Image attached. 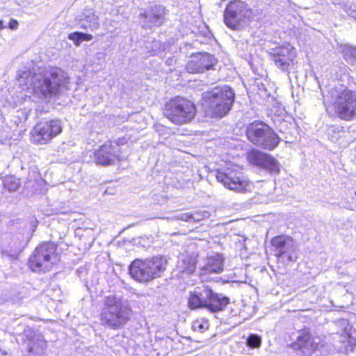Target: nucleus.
I'll list each match as a JSON object with an SVG mask.
<instances>
[{
    "label": "nucleus",
    "instance_id": "1",
    "mask_svg": "<svg viewBox=\"0 0 356 356\" xmlns=\"http://www.w3.org/2000/svg\"><path fill=\"white\" fill-rule=\"evenodd\" d=\"M131 314V308L124 305L121 298L110 294L102 300V308L99 318L102 326L118 330L127 323Z\"/></svg>",
    "mask_w": 356,
    "mask_h": 356
},
{
    "label": "nucleus",
    "instance_id": "2",
    "mask_svg": "<svg viewBox=\"0 0 356 356\" xmlns=\"http://www.w3.org/2000/svg\"><path fill=\"white\" fill-rule=\"evenodd\" d=\"M60 262L58 244L42 241L34 248L27 260V266L33 273L41 274L55 269Z\"/></svg>",
    "mask_w": 356,
    "mask_h": 356
},
{
    "label": "nucleus",
    "instance_id": "3",
    "mask_svg": "<svg viewBox=\"0 0 356 356\" xmlns=\"http://www.w3.org/2000/svg\"><path fill=\"white\" fill-rule=\"evenodd\" d=\"M229 303L228 297L215 293L209 285L202 282L190 291L188 299L191 309L205 308L213 313L222 311Z\"/></svg>",
    "mask_w": 356,
    "mask_h": 356
},
{
    "label": "nucleus",
    "instance_id": "4",
    "mask_svg": "<svg viewBox=\"0 0 356 356\" xmlns=\"http://www.w3.org/2000/svg\"><path fill=\"white\" fill-rule=\"evenodd\" d=\"M207 111L211 116L222 118L232 109L235 99L234 90L229 86H216L203 93Z\"/></svg>",
    "mask_w": 356,
    "mask_h": 356
},
{
    "label": "nucleus",
    "instance_id": "5",
    "mask_svg": "<svg viewBox=\"0 0 356 356\" xmlns=\"http://www.w3.org/2000/svg\"><path fill=\"white\" fill-rule=\"evenodd\" d=\"M328 97L338 117L350 121L356 117V92L343 85L332 88Z\"/></svg>",
    "mask_w": 356,
    "mask_h": 356
},
{
    "label": "nucleus",
    "instance_id": "6",
    "mask_svg": "<svg viewBox=\"0 0 356 356\" xmlns=\"http://www.w3.org/2000/svg\"><path fill=\"white\" fill-rule=\"evenodd\" d=\"M245 135L254 145L268 151L275 149L282 140L268 124L259 120H255L246 127Z\"/></svg>",
    "mask_w": 356,
    "mask_h": 356
},
{
    "label": "nucleus",
    "instance_id": "7",
    "mask_svg": "<svg viewBox=\"0 0 356 356\" xmlns=\"http://www.w3.org/2000/svg\"><path fill=\"white\" fill-rule=\"evenodd\" d=\"M128 146L124 137L115 142L106 140L93 152L95 162L102 166H110L125 160L128 156Z\"/></svg>",
    "mask_w": 356,
    "mask_h": 356
},
{
    "label": "nucleus",
    "instance_id": "8",
    "mask_svg": "<svg viewBox=\"0 0 356 356\" xmlns=\"http://www.w3.org/2000/svg\"><path fill=\"white\" fill-rule=\"evenodd\" d=\"M163 113L173 123L182 124L194 118L196 107L191 101L178 96L165 104Z\"/></svg>",
    "mask_w": 356,
    "mask_h": 356
},
{
    "label": "nucleus",
    "instance_id": "9",
    "mask_svg": "<svg viewBox=\"0 0 356 356\" xmlns=\"http://www.w3.org/2000/svg\"><path fill=\"white\" fill-rule=\"evenodd\" d=\"M63 131L61 121L57 118H44L39 120L30 131V140L36 145L50 143Z\"/></svg>",
    "mask_w": 356,
    "mask_h": 356
},
{
    "label": "nucleus",
    "instance_id": "10",
    "mask_svg": "<svg viewBox=\"0 0 356 356\" xmlns=\"http://www.w3.org/2000/svg\"><path fill=\"white\" fill-rule=\"evenodd\" d=\"M251 10L243 1H233L227 5L223 15L225 25L236 31L243 29L248 23Z\"/></svg>",
    "mask_w": 356,
    "mask_h": 356
},
{
    "label": "nucleus",
    "instance_id": "11",
    "mask_svg": "<svg viewBox=\"0 0 356 356\" xmlns=\"http://www.w3.org/2000/svg\"><path fill=\"white\" fill-rule=\"evenodd\" d=\"M216 177L225 188L237 193H245L250 191L252 188V184L245 177L243 172L236 170L218 171Z\"/></svg>",
    "mask_w": 356,
    "mask_h": 356
},
{
    "label": "nucleus",
    "instance_id": "12",
    "mask_svg": "<svg viewBox=\"0 0 356 356\" xmlns=\"http://www.w3.org/2000/svg\"><path fill=\"white\" fill-rule=\"evenodd\" d=\"M270 243L277 259L286 262L296 261V246L291 237L285 235L276 236L271 239Z\"/></svg>",
    "mask_w": 356,
    "mask_h": 356
},
{
    "label": "nucleus",
    "instance_id": "13",
    "mask_svg": "<svg viewBox=\"0 0 356 356\" xmlns=\"http://www.w3.org/2000/svg\"><path fill=\"white\" fill-rule=\"evenodd\" d=\"M271 60L283 72H289L296 57V49L289 44L273 48L269 51Z\"/></svg>",
    "mask_w": 356,
    "mask_h": 356
},
{
    "label": "nucleus",
    "instance_id": "14",
    "mask_svg": "<svg viewBox=\"0 0 356 356\" xmlns=\"http://www.w3.org/2000/svg\"><path fill=\"white\" fill-rule=\"evenodd\" d=\"M129 273L139 282H149L154 278V261L152 259H134L129 266Z\"/></svg>",
    "mask_w": 356,
    "mask_h": 356
},
{
    "label": "nucleus",
    "instance_id": "15",
    "mask_svg": "<svg viewBox=\"0 0 356 356\" xmlns=\"http://www.w3.org/2000/svg\"><path fill=\"white\" fill-rule=\"evenodd\" d=\"M218 58L209 53H199L191 56L186 65L188 73H203L207 70H216Z\"/></svg>",
    "mask_w": 356,
    "mask_h": 356
},
{
    "label": "nucleus",
    "instance_id": "16",
    "mask_svg": "<svg viewBox=\"0 0 356 356\" xmlns=\"http://www.w3.org/2000/svg\"><path fill=\"white\" fill-rule=\"evenodd\" d=\"M321 341L320 337L312 335L308 331H303L299 333L290 347L302 355L311 356L319 348Z\"/></svg>",
    "mask_w": 356,
    "mask_h": 356
},
{
    "label": "nucleus",
    "instance_id": "17",
    "mask_svg": "<svg viewBox=\"0 0 356 356\" xmlns=\"http://www.w3.org/2000/svg\"><path fill=\"white\" fill-rule=\"evenodd\" d=\"M196 264L197 254L195 252H185L179 256L177 267L179 272L191 275L195 272Z\"/></svg>",
    "mask_w": 356,
    "mask_h": 356
},
{
    "label": "nucleus",
    "instance_id": "18",
    "mask_svg": "<svg viewBox=\"0 0 356 356\" xmlns=\"http://www.w3.org/2000/svg\"><path fill=\"white\" fill-rule=\"evenodd\" d=\"M276 129L283 135L284 140L290 143L296 138V123L294 120L289 121L277 118L274 120Z\"/></svg>",
    "mask_w": 356,
    "mask_h": 356
},
{
    "label": "nucleus",
    "instance_id": "19",
    "mask_svg": "<svg viewBox=\"0 0 356 356\" xmlns=\"http://www.w3.org/2000/svg\"><path fill=\"white\" fill-rule=\"evenodd\" d=\"M42 86V92L44 95L57 94L61 86V81L58 78V74L56 71L50 73L49 78H45Z\"/></svg>",
    "mask_w": 356,
    "mask_h": 356
},
{
    "label": "nucleus",
    "instance_id": "20",
    "mask_svg": "<svg viewBox=\"0 0 356 356\" xmlns=\"http://www.w3.org/2000/svg\"><path fill=\"white\" fill-rule=\"evenodd\" d=\"M224 269V258L220 254L209 257L201 270L206 273H220Z\"/></svg>",
    "mask_w": 356,
    "mask_h": 356
},
{
    "label": "nucleus",
    "instance_id": "21",
    "mask_svg": "<svg viewBox=\"0 0 356 356\" xmlns=\"http://www.w3.org/2000/svg\"><path fill=\"white\" fill-rule=\"evenodd\" d=\"M267 154L259 149H252L248 153L247 159L250 164L260 168L261 164H264Z\"/></svg>",
    "mask_w": 356,
    "mask_h": 356
},
{
    "label": "nucleus",
    "instance_id": "22",
    "mask_svg": "<svg viewBox=\"0 0 356 356\" xmlns=\"http://www.w3.org/2000/svg\"><path fill=\"white\" fill-rule=\"evenodd\" d=\"M260 168L268 170L270 173H279L280 170V163L272 155L268 154L264 164H261Z\"/></svg>",
    "mask_w": 356,
    "mask_h": 356
},
{
    "label": "nucleus",
    "instance_id": "23",
    "mask_svg": "<svg viewBox=\"0 0 356 356\" xmlns=\"http://www.w3.org/2000/svg\"><path fill=\"white\" fill-rule=\"evenodd\" d=\"M260 168L268 170L270 173H279L280 170V163L272 155L268 154L264 164H261Z\"/></svg>",
    "mask_w": 356,
    "mask_h": 356
},
{
    "label": "nucleus",
    "instance_id": "24",
    "mask_svg": "<svg viewBox=\"0 0 356 356\" xmlns=\"http://www.w3.org/2000/svg\"><path fill=\"white\" fill-rule=\"evenodd\" d=\"M68 38L73 41L75 46L79 47L83 41H90L92 39L91 34L75 31L68 35Z\"/></svg>",
    "mask_w": 356,
    "mask_h": 356
},
{
    "label": "nucleus",
    "instance_id": "25",
    "mask_svg": "<svg viewBox=\"0 0 356 356\" xmlns=\"http://www.w3.org/2000/svg\"><path fill=\"white\" fill-rule=\"evenodd\" d=\"M3 185L9 191H15L19 188L20 183L15 176L6 175L3 179Z\"/></svg>",
    "mask_w": 356,
    "mask_h": 356
},
{
    "label": "nucleus",
    "instance_id": "26",
    "mask_svg": "<svg viewBox=\"0 0 356 356\" xmlns=\"http://www.w3.org/2000/svg\"><path fill=\"white\" fill-rule=\"evenodd\" d=\"M157 26L163 24H168L170 21L168 19V10L162 6H157Z\"/></svg>",
    "mask_w": 356,
    "mask_h": 356
},
{
    "label": "nucleus",
    "instance_id": "27",
    "mask_svg": "<svg viewBox=\"0 0 356 356\" xmlns=\"http://www.w3.org/2000/svg\"><path fill=\"white\" fill-rule=\"evenodd\" d=\"M209 322L204 319H197L193 322L192 328L194 331L203 332L209 328Z\"/></svg>",
    "mask_w": 356,
    "mask_h": 356
},
{
    "label": "nucleus",
    "instance_id": "28",
    "mask_svg": "<svg viewBox=\"0 0 356 356\" xmlns=\"http://www.w3.org/2000/svg\"><path fill=\"white\" fill-rule=\"evenodd\" d=\"M191 214V222H198L210 217V213L207 211H195Z\"/></svg>",
    "mask_w": 356,
    "mask_h": 356
},
{
    "label": "nucleus",
    "instance_id": "29",
    "mask_svg": "<svg viewBox=\"0 0 356 356\" xmlns=\"http://www.w3.org/2000/svg\"><path fill=\"white\" fill-rule=\"evenodd\" d=\"M261 337L257 334H251L247 339V345L251 348H258L261 344Z\"/></svg>",
    "mask_w": 356,
    "mask_h": 356
},
{
    "label": "nucleus",
    "instance_id": "30",
    "mask_svg": "<svg viewBox=\"0 0 356 356\" xmlns=\"http://www.w3.org/2000/svg\"><path fill=\"white\" fill-rule=\"evenodd\" d=\"M167 266L168 259L166 257H157V277L161 276L159 274L165 270Z\"/></svg>",
    "mask_w": 356,
    "mask_h": 356
},
{
    "label": "nucleus",
    "instance_id": "31",
    "mask_svg": "<svg viewBox=\"0 0 356 356\" xmlns=\"http://www.w3.org/2000/svg\"><path fill=\"white\" fill-rule=\"evenodd\" d=\"M335 324L337 326H338L342 329V331L340 333L341 334H348V329L349 327V323H348V320L344 319V318L339 319L338 321H337L335 322Z\"/></svg>",
    "mask_w": 356,
    "mask_h": 356
},
{
    "label": "nucleus",
    "instance_id": "32",
    "mask_svg": "<svg viewBox=\"0 0 356 356\" xmlns=\"http://www.w3.org/2000/svg\"><path fill=\"white\" fill-rule=\"evenodd\" d=\"M191 213H181L175 216V218L179 220L191 222Z\"/></svg>",
    "mask_w": 356,
    "mask_h": 356
},
{
    "label": "nucleus",
    "instance_id": "33",
    "mask_svg": "<svg viewBox=\"0 0 356 356\" xmlns=\"http://www.w3.org/2000/svg\"><path fill=\"white\" fill-rule=\"evenodd\" d=\"M346 13L351 17L354 18L356 20V9L353 8L351 6H345Z\"/></svg>",
    "mask_w": 356,
    "mask_h": 356
},
{
    "label": "nucleus",
    "instance_id": "34",
    "mask_svg": "<svg viewBox=\"0 0 356 356\" xmlns=\"http://www.w3.org/2000/svg\"><path fill=\"white\" fill-rule=\"evenodd\" d=\"M236 47L239 49H241L242 51H245L248 50V42H244L243 40L237 41L236 43Z\"/></svg>",
    "mask_w": 356,
    "mask_h": 356
},
{
    "label": "nucleus",
    "instance_id": "35",
    "mask_svg": "<svg viewBox=\"0 0 356 356\" xmlns=\"http://www.w3.org/2000/svg\"><path fill=\"white\" fill-rule=\"evenodd\" d=\"M159 42L163 44V50H165L168 47L174 43V38L170 37L168 40H166L165 41H162V40L160 39Z\"/></svg>",
    "mask_w": 356,
    "mask_h": 356
},
{
    "label": "nucleus",
    "instance_id": "36",
    "mask_svg": "<svg viewBox=\"0 0 356 356\" xmlns=\"http://www.w3.org/2000/svg\"><path fill=\"white\" fill-rule=\"evenodd\" d=\"M18 26H19L18 22L15 19H12L10 20L8 26L9 29H10L12 30H16L18 28Z\"/></svg>",
    "mask_w": 356,
    "mask_h": 356
},
{
    "label": "nucleus",
    "instance_id": "37",
    "mask_svg": "<svg viewBox=\"0 0 356 356\" xmlns=\"http://www.w3.org/2000/svg\"><path fill=\"white\" fill-rule=\"evenodd\" d=\"M348 52L356 60V47L349 48Z\"/></svg>",
    "mask_w": 356,
    "mask_h": 356
},
{
    "label": "nucleus",
    "instance_id": "38",
    "mask_svg": "<svg viewBox=\"0 0 356 356\" xmlns=\"http://www.w3.org/2000/svg\"><path fill=\"white\" fill-rule=\"evenodd\" d=\"M0 356H10L8 354V353L3 351L0 349Z\"/></svg>",
    "mask_w": 356,
    "mask_h": 356
},
{
    "label": "nucleus",
    "instance_id": "39",
    "mask_svg": "<svg viewBox=\"0 0 356 356\" xmlns=\"http://www.w3.org/2000/svg\"><path fill=\"white\" fill-rule=\"evenodd\" d=\"M5 28V26L3 25V22L2 20H0V31Z\"/></svg>",
    "mask_w": 356,
    "mask_h": 356
},
{
    "label": "nucleus",
    "instance_id": "40",
    "mask_svg": "<svg viewBox=\"0 0 356 356\" xmlns=\"http://www.w3.org/2000/svg\"><path fill=\"white\" fill-rule=\"evenodd\" d=\"M172 58H170V59H168V60H166V63H167L168 64H169V65H170V64L171 63V62H172Z\"/></svg>",
    "mask_w": 356,
    "mask_h": 356
}]
</instances>
